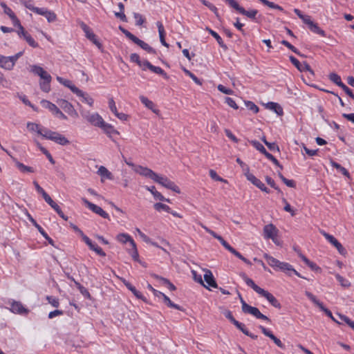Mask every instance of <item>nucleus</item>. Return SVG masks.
<instances>
[{
	"label": "nucleus",
	"mask_w": 354,
	"mask_h": 354,
	"mask_svg": "<svg viewBox=\"0 0 354 354\" xmlns=\"http://www.w3.org/2000/svg\"><path fill=\"white\" fill-rule=\"evenodd\" d=\"M240 276L248 286L251 287L257 293L265 297L272 306L281 308V304L271 293L255 284L253 280L248 277L245 273L242 272Z\"/></svg>",
	"instance_id": "1"
},
{
	"label": "nucleus",
	"mask_w": 354,
	"mask_h": 354,
	"mask_svg": "<svg viewBox=\"0 0 354 354\" xmlns=\"http://www.w3.org/2000/svg\"><path fill=\"white\" fill-rule=\"evenodd\" d=\"M44 138L46 139L52 140L62 146L67 145L70 143V141L58 132L53 131L48 129H44Z\"/></svg>",
	"instance_id": "2"
},
{
	"label": "nucleus",
	"mask_w": 354,
	"mask_h": 354,
	"mask_svg": "<svg viewBox=\"0 0 354 354\" xmlns=\"http://www.w3.org/2000/svg\"><path fill=\"white\" fill-rule=\"evenodd\" d=\"M225 2L232 8L236 10L240 14L246 16L250 19L255 20L256 16L258 13V10L253 9L250 10H246L245 8L241 7L236 0H225Z\"/></svg>",
	"instance_id": "3"
},
{
	"label": "nucleus",
	"mask_w": 354,
	"mask_h": 354,
	"mask_svg": "<svg viewBox=\"0 0 354 354\" xmlns=\"http://www.w3.org/2000/svg\"><path fill=\"white\" fill-rule=\"evenodd\" d=\"M153 181L176 193H180L179 187L173 181L165 176L157 174V177L154 178Z\"/></svg>",
	"instance_id": "4"
},
{
	"label": "nucleus",
	"mask_w": 354,
	"mask_h": 354,
	"mask_svg": "<svg viewBox=\"0 0 354 354\" xmlns=\"http://www.w3.org/2000/svg\"><path fill=\"white\" fill-rule=\"evenodd\" d=\"M8 304L10 306V311L15 314L26 315L30 312V310L26 308L21 301L11 299L8 301Z\"/></svg>",
	"instance_id": "5"
},
{
	"label": "nucleus",
	"mask_w": 354,
	"mask_h": 354,
	"mask_svg": "<svg viewBox=\"0 0 354 354\" xmlns=\"http://www.w3.org/2000/svg\"><path fill=\"white\" fill-rule=\"evenodd\" d=\"M81 114L83 118L93 126L100 127L102 124H104L103 118L97 113H90L89 112L82 111Z\"/></svg>",
	"instance_id": "6"
},
{
	"label": "nucleus",
	"mask_w": 354,
	"mask_h": 354,
	"mask_svg": "<svg viewBox=\"0 0 354 354\" xmlns=\"http://www.w3.org/2000/svg\"><path fill=\"white\" fill-rule=\"evenodd\" d=\"M41 104L43 107L49 109L57 117L62 120L67 119V117L59 110V109L50 101L42 100L41 101Z\"/></svg>",
	"instance_id": "7"
},
{
	"label": "nucleus",
	"mask_w": 354,
	"mask_h": 354,
	"mask_svg": "<svg viewBox=\"0 0 354 354\" xmlns=\"http://www.w3.org/2000/svg\"><path fill=\"white\" fill-rule=\"evenodd\" d=\"M82 200L83 203L87 206V207L92 212L100 215L104 218L109 219V215L105 211H104L100 207L91 203L85 198H82Z\"/></svg>",
	"instance_id": "8"
},
{
	"label": "nucleus",
	"mask_w": 354,
	"mask_h": 354,
	"mask_svg": "<svg viewBox=\"0 0 354 354\" xmlns=\"http://www.w3.org/2000/svg\"><path fill=\"white\" fill-rule=\"evenodd\" d=\"M321 233L327 241H328L333 245H334L337 248L339 254L342 255H345L346 254V249L333 235H330L324 231H322Z\"/></svg>",
	"instance_id": "9"
},
{
	"label": "nucleus",
	"mask_w": 354,
	"mask_h": 354,
	"mask_svg": "<svg viewBox=\"0 0 354 354\" xmlns=\"http://www.w3.org/2000/svg\"><path fill=\"white\" fill-rule=\"evenodd\" d=\"M57 103L68 114L73 117H77V112L69 102L64 99H59L57 101Z\"/></svg>",
	"instance_id": "10"
},
{
	"label": "nucleus",
	"mask_w": 354,
	"mask_h": 354,
	"mask_svg": "<svg viewBox=\"0 0 354 354\" xmlns=\"http://www.w3.org/2000/svg\"><path fill=\"white\" fill-rule=\"evenodd\" d=\"M30 72L40 77L43 81H51L52 77L43 68L37 65L30 66Z\"/></svg>",
	"instance_id": "11"
},
{
	"label": "nucleus",
	"mask_w": 354,
	"mask_h": 354,
	"mask_svg": "<svg viewBox=\"0 0 354 354\" xmlns=\"http://www.w3.org/2000/svg\"><path fill=\"white\" fill-rule=\"evenodd\" d=\"M305 295L312 302H313L316 306H317L321 310L324 311L328 317H329L331 319H333L331 311L328 308H325L323 304L320 302L314 295H313L311 292L308 291H306Z\"/></svg>",
	"instance_id": "12"
},
{
	"label": "nucleus",
	"mask_w": 354,
	"mask_h": 354,
	"mask_svg": "<svg viewBox=\"0 0 354 354\" xmlns=\"http://www.w3.org/2000/svg\"><path fill=\"white\" fill-rule=\"evenodd\" d=\"M277 232V227L272 224L266 225L263 227L264 237L268 239H272L273 241H275Z\"/></svg>",
	"instance_id": "13"
},
{
	"label": "nucleus",
	"mask_w": 354,
	"mask_h": 354,
	"mask_svg": "<svg viewBox=\"0 0 354 354\" xmlns=\"http://www.w3.org/2000/svg\"><path fill=\"white\" fill-rule=\"evenodd\" d=\"M36 13L45 17L49 23L54 22L57 19L55 13L46 8H39L36 10Z\"/></svg>",
	"instance_id": "14"
},
{
	"label": "nucleus",
	"mask_w": 354,
	"mask_h": 354,
	"mask_svg": "<svg viewBox=\"0 0 354 354\" xmlns=\"http://www.w3.org/2000/svg\"><path fill=\"white\" fill-rule=\"evenodd\" d=\"M136 172L139 174L141 176L149 178L151 180H154L156 177H157V174L152 171L151 169L147 167H144L142 166H138L135 169Z\"/></svg>",
	"instance_id": "15"
},
{
	"label": "nucleus",
	"mask_w": 354,
	"mask_h": 354,
	"mask_svg": "<svg viewBox=\"0 0 354 354\" xmlns=\"http://www.w3.org/2000/svg\"><path fill=\"white\" fill-rule=\"evenodd\" d=\"M259 329L261 330V332L266 336V337H270L274 342V344L279 346V348H285V346L284 344L281 342V341L278 339L276 336H274L273 335V333L269 330L268 329H267L266 328H265L264 326H259Z\"/></svg>",
	"instance_id": "16"
},
{
	"label": "nucleus",
	"mask_w": 354,
	"mask_h": 354,
	"mask_svg": "<svg viewBox=\"0 0 354 354\" xmlns=\"http://www.w3.org/2000/svg\"><path fill=\"white\" fill-rule=\"evenodd\" d=\"M243 313H244L251 314V315H252L253 316H254L257 319H260L266 320V321H268V322H270V319L267 316H266L263 314H262L259 311V310L257 308H256V307H253V306H249L247 308V309Z\"/></svg>",
	"instance_id": "17"
},
{
	"label": "nucleus",
	"mask_w": 354,
	"mask_h": 354,
	"mask_svg": "<svg viewBox=\"0 0 354 354\" xmlns=\"http://www.w3.org/2000/svg\"><path fill=\"white\" fill-rule=\"evenodd\" d=\"M57 80L62 84H63L64 86H65L66 87L70 88V90L75 94H82L81 93V90L79 89L77 87H76L74 84H72V82L68 80H66V79H64L61 77H59L57 76Z\"/></svg>",
	"instance_id": "18"
},
{
	"label": "nucleus",
	"mask_w": 354,
	"mask_h": 354,
	"mask_svg": "<svg viewBox=\"0 0 354 354\" xmlns=\"http://www.w3.org/2000/svg\"><path fill=\"white\" fill-rule=\"evenodd\" d=\"M45 201L57 213V214L62 218H63L64 221L68 220V216L64 214L59 206L53 201L50 196H49Z\"/></svg>",
	"instance_id": "19"
},
{
	"label": "nucleus",
	"mask_w": 354,
	"mask_h": 354,
	"mask_svg": "<svg viewBox=\"0 0 354 354\" xmlns=\"http://www.w3.org/2000/svg\"><path fill=\"white\" fill-rule=\"evenodd\" d=\"M133 42L138 45L143 50H146L147 53L151 54H156V51L152 47H151L148 44L145 42L144 41L140 39L137 37L134 38Z\"/></svg>",
	"instance_id": "20"
},
{
	"label": "nucleus",
	"mask_w": 354,
	"mask_h": 354,
	"mask_svg": "<svg viewBox=\"0 0 354 354\" xmlns=\"http://www.w3.org/2000/svg\"><path fill=\"white\" fill-rule=\"evenodd\" d=\"M0 67L8 71H10L13 68V62H12L10 56L6 57L0 55Z\"/></svg>",
	"instance_id": "21"
},
{
	"label": "nucleus",
	"mask_w": 354,
	"mask_h": 354,
	"mask_svg": "<svg viewBox=\"0 0 354 354\" xmlns=\"http://www.w3.org/2000/svg\"><path fill=\"white\" fill-rule=\"evenodd\" d=\"M124 286L129 290L138 299H140L145 302H147V299L142 295V293L136 290V288L129 281L124 279L122 281Z\"/></svg>",
	"instance_id": "22"
},
{
	"label": "nucleus",
	"mask_w": 354,
	"mask_h": 354,
	"mask_svg": "<svg viewBox=\"0 0 354 354\" xmlns=\"http://www.w3.org/2000/svg\"><path fill=\"white\" fill-rule=\"evenodd\" d=\"M205 273L204 274V279L205 282L209 286L217 288L218 286L212 274V272L209 270H205Z\"/></svg>",
	"instance_id": "23"
},
{
	"label": "nucleus",
	"mask_w": 354,
	"mask_h": 354,
	"mask_svg": "<svg viewBox=\"0 0 354 354\" xmlns=\"http://www.w3.org/2000/svg\"><path fill=\"white\" fill-rule=\"evenodd\" d=\"M265 106L266 109L273 111L278 115H282L283 114V109L278 103L270 102L266 104Z\"/></svg>",
	"instance_id": "24"
},
{
	"label": "nucleus",
	"mask_w": 354,
	"mask_h": 354,
	"mask_svg": "<svg viewBox=\"0 0 354 354\" xmlns=\"http://www.w3.org/2000/svg\"><path fill=\"white\" fill-rule=\"evenodd\" d=\"M299 257L302 259V261L310 268V269L315 272H320L322 269L319 268L315 263L310 261L306 257H305L301 253L299 254Z\"/></svg>",
	"instance_id": "25"
},
{
	"label": "nucleus",
	"mask_w": 354,
	"mask_h": 354,
	"mask_svg": "<svg viewBox=\"0 0 354 354\" xmlns=\"http://www.w3.org/2000/svg\"><path fill=\"white\" fill-rule=\"evenodd\" d=\"M156 26L158 29L159 37L160 43L165 47H169V44L166 42L165 37V31L164 26L160 21L156 22Z\"/></svg>",
	"instance_id": "26"
},
{
	"label": "nucleus",
	"mask_w": 354,
	"mask_h": 354,
	"mask_svg": "<svg viewBox=\"0 0 354 354\" xmlns=\"http://www.w3.org/2000/svg\"><path fill=\"white\" fill-rule=\"evenodd\" d=\"M145 188L147 190H148L152 194L155 199L159 200L160 201L170 202L169 199L165 198L160 192L156 191V187L154 186H146Z\"/></svg>",
	"instance_id": "27"
},
{
	"label": "nucleus",
	"mask_w": 354,
	"mask_h": 354,
	"mask_svg": "<svg viewBox=\"0 0 354 354\" xmlns=\"http://www.w3.org/2000/svg\"><path fill=\"white\" fill-rule=\"evenodd\" d=\"M206 30L208 31V32L217 41L218 44L222 48H223L224 50H226L227 48V46L224 44L222 38L216 32H215L214 30H212L208 27L206 28Z\"/></svg>",
	"instance_id": "28"
},
{
	"label": "nucleus",
	"mask_w": 354,
	"mask_h": 354,
	"mask_svg": "<svg viewBox=\"0 0 354 354\" xmlns=\"http://www.w3.org/2000/svg\"><path fill=\"white\" fill-rule=\"evenodd\" d=\"M308 26L309 29L318 35L325 36V32L322 30L317 24L314 23L311 19L306 24Z\"/></svg>",
	"instance_id": "29"
},
{
	"label": "nucleus",
	"mask_w": 354,
	"mask_h": 354,
	"mask_svg": "<svg viewBox=\"0 0 354 354\" xmlns=\"http://www.w3.org/2000/svg\"><path fill=\"white\" fill-rule=\"evenodd\" d=\"M27 127L30 131H36L38 134L44 137V129H46L45 127H41L40 125L33 122H28Z\"/></svg>",
	"instance_id": "30"
},
{
	"label": "nucleus",
	"mask_w": 354,
	"mask_h": 354,
	"mask_svg": "<svg viewBox=\"0 0 354 354\" xmlns=\"http://www.w3.org/2000/svg\"><path fill=\"white\" fill-rule=\"evenodd\" d=\"M263 257L267 260L269 266H270L272 268H273L274 270L278 269V267L280 263V261L278 259L270 256L268 254H264Z\"/></svg>",
	"instance_id": "31"
},
{
	"label": "nucleus",
	"mask_w": 354,
	"mask_h": 354,
	"mask_svg": "<svg viewBox=\"0 0 354 354\" xmlns=\"http://www.w3.org/2000/svg\"><path fill=\"white\" fill-rule=\"evenodd\" d=\"M140 102L145 104V106L149 109L151 110L153 113H157L158 110L155 109V104L151 100H149L147 97L143 95L140 96Z\"/></svg>",
	"instance_id": "32"
},
{
	"label": "nucleus",
	"mask_w": 354,
	"mask_h": 354,
	"mask_svg": "<svg viewBox=\"0 0 354 354\" xmlns=\"http://www.w3.org/2000/svg\"><path fill=\"white\" fill-rule=\"evenodd\" d=\"M330 164L334 168H335L338 171L342 173L344 176L347 177L348 179L351 178L349 172L347 171V169L346 168L342 167L340 164H339L333 160L330 161Z\"/></svg>",
	"instance_id": "33"
},
{
	"label": "nucleus",
	"mask_w": 354,
	"mask_h": 354,
	"mask_svg": "<svg viewBox=\"0 0 354 354\" xmlns=\"http://www.w3.org/2000/svg\"><path fill=\"white\" fill-rule=\"evenodd\" d=\"M277 270H281L291 276V271L293 270V267L288 263L280 261Z\"/></svg>",
	"instance_id": "34"
},
{
	"label": "nucleus",
	"mask_w": 354,
	"mask_h": 354,
	"mask_svg": "<svg viewBox=\"0 0 354 354\" xmlns=\"http://www.w3.org/2000/svg\"><path fill=\"white\" fill-rule=\"evenodd\" d=\"M97 174L102 178L112 179V174L104 166H100L98 169Z\"/></svg>",
	"instance_id": "35"
},
{
	"label": "nucleus",
	"mask_w": 354,
	"mask_h": 354,
	"mask_svg": "<svg viewBox=\"0 0 354 354\" xmlns=\"http://www.w3.org/2000/svg\"><path fill=\"white\" fill-rule=\"evenodd\" d=\"M117 240L122 243H127V242H129L130 243V245H131V243L132 241H134L132 238L131 237V236H129V234H125V233H121V234H119L118 236H117Z\"/></svg>",
	"instance_id": "36"
},
{
	"label": "nucleus",
	"mask_w": 354,
	"mask_h": 354,
	"mask_svg": "<svg viewBox=\"0 0 354 354\" xmlns=\"http://www.w3.org/2000/svg\"><path fill=\"white\" fill-rule=\"evenodd\" d=\"M329 80L341 88L344 85V84L341 80L340 76L337 73H330L329 75Z\"/></svg>",
	"instance_id": "37"
},
{
	"label": "nucleus",
	"mask_w": 354,
	"mask_h": 354,
	"mask_svg": "<svg viewBox=\"0 0 354 354\" xmlns=\"http://www.w3.org/2000/svg\"><path fill=\"white\" fill-rule=\"evenodd\" d=\"M153 277L156 279L160 280L162 282V284L167 286L168 288L170 290H176L175 286L173 283H171L167 279L162 277H159L157 274H153Z\"/></svg>",
	"instance_id": "38"
},
{
	"label": "nucleus",
	"mask_w": 354,
	"mask_h": 354,
	"mask_svg": "<svg viewBox=\"0 0 354 354\" xmlns=\"http://www.w3.org/2000/svg\"><path fill=\"white\" fill-rule=\"evenodd\" d=\"M100 128L102 129L103 131L109 135H111V133H118L116 130L113 128V127L108 123H106L104 121V124H102L100 127Z\"/></svg>",
	"instance_id": "39"
},
{
	"label": "nucleus",
	"mask_w": 354,
	"mask_h": 354,
	"mask_svg": "<svg viewBox=\"0 0 354 354\" xmlns=\"http://www.w3.org/2000/svg\"><path fill=\"white\" fill-rule=\"evenodd\" d=\"M129 253L136 261H138L139 255L135 241L131 243V248L129 250Z\"/></svg>",
	"instance_id": "40"
},
{
	"label": "nucleus",
	"mask_w": 354,
	"mask_h": 354,
	"mask_svg": "<svg viewBox=\"0 0 354 354\" xmlns=\"http://www.w3.org/2000/svg\"><path fill=\"white\" fill-rule=\"evenodd\" d=\"M82 94H76L77 96L82 97V102L88 104L90 106H93V99L87 93L83 92L81 90Z\"/></svg>",
	"instance_id": "41"
},
{
	"label": "nucleus",
	"mask_w": 354,
	"mask_h": 354,
	"mask_svg": "<svg viewBox=\"0 0 354 354\" xmlns=\"http://www.w3.org/2000/svg\"><path fill=\"white\" fill-rule=\"evenodd\" d=\"M163 300H164V302L165 303V304L170 307V308H175V309H177L178 310H183V308L178 305V304H176L174 303H173L170 299L167 296V295H163Z\"/></svg>",
	"instance_id": "42"
},
{
	"label": "nucleus",
	"mask_w": 354,
	"mask_h": 354,
	"mask_svg": "<svg viewBox=\"0 0 354 354\" xmlns=\"http://www.w3.org/2000/svg\"><path fill=\"white\" fill-rule=\"evenodd\" d=\"M252 145L258 151H259L263 154L266 155L268 152L265 147L257 140H251L250 142Z\"/></svg>",
	"instance_id": "43"
},
{
	"label": "nucleus",
	"mask_w": 354,
	"mask_h": 354,
	"mask_svg": "<svg viewBox=\"0 0 354 354\" xmlns=\"http://www.w3.org/2000/svg\"><path fill=\"white\" fill-rule=\"evenodd\" d=\"M15 165L21 172H34V169L32 167L26 166L23 163H21L18 161L16 162Z\"/></svg>",
	"instance_id": "44"
},
{
	"label": "nucleus",
	"mask_w": 354,
	"mask_h": 354,
	"mask_svg": "<svg viewBox=\"0 0 354 354\" xmlns=\"http://www.w3.org/2000/svg\"><path fill=\"white\" fill-rule=\"evenodd\" d=\"M294 12L301 19L304 24H307L310 20V17L308 15H304L301 11L297 8L294 9Z\"/></svg>",
	"instance_id": "45"
},
{
	"label": "nucleus",
	"mask_w": 354,
	"mask_h": 354,
	"mask_svg": "<svg viewBox=\"0 0 354 354\" xmlns=\"http://www.w3.org/2000/svg\"><path fill=\"white\" fill-rule=\"evenodd\" d=\"M294 12L301 19L304 24H307L310 20V17L308 15H304L301 11L297 8L294 9Z\"/></svg>",
	"instance_id": "46"
},
{
	"label": "nucleus",
	"mask_w": 354,
	"mask_h": 354,
	"mask_svg": "<svg viewBox=\"0 0 354 354\" xmlns=\"http://www.w3.org/2000/svg\"><path fill=\"white\" fill-rule=\"evenodd\" d=\"M33 185H35V187L38 193L41 194L44 198V199L46 201L47 198L50 196L45 190L38 184L37 181L33 182Z\"/></svg>",
	"instance_id": "47"
},
{
	"label": "nucleus",
	"mask_w": 354,
	"mask_h": 354,
	"mask_svg": "<svg viewBox=\"0 0 354 354\" xmlns=\"http://www.w3.org/2000/svg\"><path fill=\"white\" fill-rule=\"evenodd\" d=\"M281 44L284 45L287 48H288L290 50H291L293 53L297 54L299 56H303V55L301 54V53L294 46H292L291 44H290L286 40H282L281 41Z\"/></svg>",
	"instance_id": "48"
},
{
	"label": "nucleus",
	"mask_w": 354,
	"mask_h": 354,
	"mask_svg": "<svg viewBox=\"0 0 354 354\" xmlns=\"http://www.w3.org/2000/svg\"><path fill=\"white\" fill-rule=\"evenodd\" d=\"M260 1L263 3L265 6H268L270 8L277 9L281 11H283V9L281 6L274 3L273 2L269 1L268 0H260Z\"/></svg>",
	"instance_id": "49"
},
{
	"label": "nucleus",
	"mask_w": 354,
	"mask_h": 354,
	"mask_svg": "<svg viewBox=\"0 0 354 354\" xmlns=\"http://www.w3.org/2000/svg\"><path fill=\"white\" fill-rule=\"evenodd\" d=\"M153 207H154V209L157 211L164 210L168 213H169V212H170V209H171V208L168 205L161 203H155Z\"/></svg>",
	"instance_id": "50"
},
{
	"label": "nucleus",
	"mask_w": 354,
	"mask_h": 354,
	"mask_svg": "<svg viewBox=\"0 0 354 354\" xmlns=\"http://www.w3.org/2000/svg\"><path fill=\"white\" fill-rule=\"evenodd\" d=\"M86 38H88L90 41H91L95 45H96L99 48L102 47V44L100 42L96 39L95 35L91 31L89 34H88L86 36Z\"/></svg>",
	"instance_id": "51"
},
{
	"label": "nucleus",
	"mask_w": 354,
	"mask_h": 354,
	"mask_svg": "<svg viewBox=\"0 0 354 354\" xmlns=\"http://www.w3.org/2000/svg\"><path fill=\"white\" fill-rule=\"evenodd\" d=\"M245 104L246 107L253 113H257L259 112V107L252 101H245Z\"/></svg>",
	"instance_id": "52"
},
{
	"label": "nucleus",
	"mask_w": 354,
	"mask_h": 354,
	"mask_svg": "<svg viewBox=\"0 0 354 354\" xmlns=\"http://www.w3.org/2000/svg\"><path fill=\"white\" fill-rule=\"evenodd\" d=\"M183 71H184L186 75H187L189 77H190L196 84H198V85H201V84H202V81H201L200 79H198V77H196L194 73H192L191 71H189V70H187V69H186V68H184V69H183Z\"/></svg>",
	"instance_id": "53"
},
{
	"label": "nucleus",
	"mask_w": 354,
	"mask_h": 354,
	"mask_svg": "<svg viewBox=\"0 0 354 354\" xmlns=\"http://www.w3.org/2000/svg\"><path fill=\"white\" fill-rule=\"evenodd\" d=\"M150 71L152 72L162 75L164 77L167 78V73L159 66H151Z\"/></svg>",
	"instance_id": "54"
},
{
	"label": "nucleus",
	"mask_w": 354,
	"mask_h": 354,
	"mask_svg": "<svg viewBox=\"0 0 354 354\" xmlns=\"http://www.w3.org/2000/svg\"><path fill=\"white\" fill-rule=\"evenodd\" d=\"M38 231L40 232V234L44 236V238L48 241V243L51 245H54V241L48 235V234L45 232V230L39 226L37 228Z\"/></svg>",
	"instance_id": "55"
},
{
	"label": "nucleus",
	"mask_w": 354,
	"mask_h": 354,
	"mask_svg": "<svg viewBox=\"0 0 354 354\" xmlns=\"http://www.w3.org/2000/svg\"><path fill=\"white\" fill-rule=\"evenodd\" d=\"M0 5L3 9L4 13L8 15L10 19L12 18V16H15L12 10L4 2H1Z\"/></svg>",
	"instance_id": "56"
},
{
	"label": "nucleus",
	"mask_w": 354,
	"mask_h": 354,
	"mask_svg": "<svg viewBox=\"0 0 354 354\" xmlns=\"http://www.w3.org/2000/svg\"><path fill=\"white\" fill-rule=\"evenodd\" d=\"M335 278L343 287H348L350 286L349 281L344 279L343 277H342L340 274H335Z\"/></svg>",
	"instance_id": "57"
},
{
	"label": "nucleus",
	"mask_w": 354,
	"mask_h": 354,
	"mask_svg": "<svg viewBox=\"0 0 354 354\" xmlns=\"http://www.w3.org/2000/svg\"><path fill=\"white\" fill-rule=\"evenodd\" d=\"M51 81H41L39 83L40 88L46 92L48 93L50 90V83Z\"/></svg>",
	"instance_id": "58"
},
{
	"label": "nucleus",
	"mask_w": 354,
	"mask_h": 354,
	"mask_svg": "<svg viewBox=\"0 0 354 354\" xmlns=\"http://www.w3.org/2000/svg\"><path fill=\"white\" fill-rule=\"evenodd\" d=\"M24 38L30 46H32L33 48H36L38 46V44L35 41V39L28 33L27 35H26Z\"/></svg>",
	"instance_id": "59"
},
{
	"label": "nucleus",
	"mask_w": 354,
	"mask_h": 354,
	"mask_svg": "<svg viewBox=\"0 0 354 354\" xmlns=\"http://www.w3.org/2000/svg\"><path fill=\"white\" fill-rule=\"evenodd\" d=\"M21 1L22 2V3L24 5V6L26 8H27L28 9L30 10L31 11H32L35 13H36V10L39 9L38 7H35L32 4V2L30 0H23Z\"/></svg>",
	"instance_id": "60"
},
{
	"label": "nucleus",
	"mask_w": 354,
	"mask_h": 354,
	"mask_svg": "<svg viewBox=\"0 0 354 354\" xmlns=\"http://www.w3.org/2000/svg\"><path fill=\"white\" fill-rule=\"evenodd\" d=\"M130 60L131 62L136 63L140 67L142 66V61L140 59V56L137 53H132L130 55Z\"/></svg>",
	"instance_id": "61"
},
{
	"label": "nucleus",
	"mask_w": 354,
	"mask_h": 354,
	"mask_svg": "<svg viewBox=\"0 0 354 354\" xmlns=\"http://www.w3.org/2000/svg\"><path fill=\"white\" fill-rule=\"evenodd\" d=\"M46 300L53 307L57 308L59 306V299L53 296H47Z\"/></svg>",
	"instance_id": "62"
},
{
	"label": "nucleus",
	"mask_w": 354,
	"mask_h": 354,
	"mask_svg": "<svg viewBox=\"0 0 354 354\" xmlns=\"http://www.w3.org/2000/svg\"><path fill=\"white\" fill-rule=\"evenodd\" d=\"M289 59H290V61L291 62V63L297 68L299 69V71H303V68H302V65L300 64L299 61L294 56L292 55H290L289 57Z\"/></svg>",
	"instance_id": "63"
},
{
	"label": "nucleus",
	"mask_w": 354,
	"mask_h": 354,
	"mask_svg": "<svg viewBox=\"0 0 354 354\" xmlns=\"http://www.w3.org/2000/svg\"><path fill=\"white\" fill-rule=\"evenodd\" d=\"M234 325L239 329L240 330L243 334H245V335H248V330L246 328L245 324L236 321Z\"/></svg>",
	"instance_id": "64"
}]
</instances>
